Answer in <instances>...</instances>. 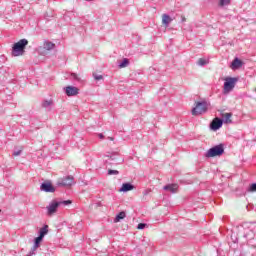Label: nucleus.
<instances>
[{"label": "nucleus", "instance_id": "nucleus-32", "mask_svg": "<svg viewBox=\"0 0 256 256\" xmlns=\"http://www.w3.org/2000/svg\"><path fill=\"white\" fill-rule=\"evenodd\" d=\"M132 43H139V36L137 35L133 36Z\"/></svg>", "mask_w": 256, "mask_h": 256}, {"label": "nucleus", "instance_id": "nucleus-29", "mask_svg": "<svg viewBox=\"0 0 256 256\" xmlns=\"http://www.w3.org/2000/svg\"><path fill=\"white\" fill-rule=\"evenodd\" d=\"M145 227H147V223H139L137 225V229H139V230H143V229H145Z\"/></svg>", "mask_w": 256, "mask_h": 256}, {"label": "nucleus", "instance_id": "nucleus-19", "mask_svg": "<svg viewBox=\"0 0 256 256\" xmlns=\"http://www.w3.org/2000/svg\"><path fill=\"white\" fill-rule=\"evenodd\" d=\"M126 217L125 212H120L114 219V223H119V221L123 220V218Z\"/></svg>", "mask_w": 256, "mask_h": 256}, {"label": "nucleus", "instance_id": "nucleus-7", "mask_svg": "<svg viewBox=\"0 0 256 256\" xmlns=\"http://www.w3.org/2000/svg\"><path fill=\"white\" fill-rule=\"evenodd\" d=\"M61 205V203H59L58 201H52L47 207V214L49 216L57 213V209H59V206Z\"/></svg>", "mask_w": 256, "mask_h": 256}, {"label": "nucleus", "instance_id": "nucleus-11", "mask_svg": "<svg viewBox=\"0 0 256 256\" xmlns=\"http://www.w3.org/2000/svg\"><path fill=\"white\" fill-rule=\"evenodd\" d=\"M240 67H243V61H241V59L238 57L234 58L231 63V69H240Z\"/></svg>", "mask_w": 256, "mask_h": 256}, {"label": "nucleus", "instance_id": "nucleus-20", "mask_svg": "<svg viewBox=\"0 0 256 256\" xmlns=\"http://www.w3.org/2000/svg\"><path fill=\"white\" fill-rule=\"evenodd\" d=\"M129 65V60L127 58H124L122 62L119 63L118 67L119 69H123Z\"/></svg>", "mask_w": 256, "mask_h": 256}, {"label": "nucleus", "instance_id": "nucleus-13", "mask_svg": "<svg viewBox=\"0 0 256 256\" xmlns=\"http://www.w3.org/2000/svg\"><path fill=\"white\" fill-rule=\"evenodd\" d=\"M173 19H171V16L169 14H163L162 16V23L165 27H169V23H171Z\"/></svg>", "mask_w": 256, "mask_h": 256}, {"label": "nucleus", "instance_id": "nucleus-35", "mask_svg": "<svg viewBox=\"0 0 256 256\" xmlns=\"http://www.w3.org/2000/svg\"><path fill=\"white\" fill-rule=\"evenodd\" d=\"M133 189H135V186L133 184H129V191H133Z\"/></svg>", "mask_w": 256, "mask_h": 256}, {"label": "nucleus", "instance_id": "nucleus-38", "mask_svg": "<svg viewBox=\"0 0 256 256\" xmlns=\"http://www.w3.org/2000/svg\"><path fill=\"white\" fill-rule=\"evenodd\" d=\"M0 213H1V209H0Z\"/></svg>", "mask_w": 256, "mask_h": 256}, {"label": "nucleus", "instance_id": "nucleus-8", "mask_svg": "<svg viewBox=\"0 0 256 256\" xmlns=\"http://www.w3.org/2000/svg\"><path fill=\"white\" fill-rule=\"evenodd\" d=\"M40 190L44 191V193H55V187L49 181L43 182L40 185Z\"/></svg>", "mask_w": 256, "mask_h": 256}, {"label": "nucleus", "instance_id": "nucleus-23", "mask_svg": "<svg viewBox=\"0 0 256 256\" xmlns=\"http://www.w3.org/2000/svg\"><path fill=\"white\" fill-rule=\"evenodd\" d=\"M41 241H43V238H41V237H36L35 239H34V247H38L39 248V246L41 245Z\"/></svg>", "mask_w": 256, "mask_h": 256}, {"label": "nucleus", "instance_id": "nucleus-37", "mask_svg": "<svg viewBox=\"0 0 256 256\" xmlns=\"http://www.w3.org/2000/svg\"><path fill=\"white\" fill-rule=\"evenodd\" d=\"M108 139H109L110 141H114V138H113V137H108Z\"/></svg>", "mask_w": 256, "mask_h": 256}, {"label": "nucleus", "instance_id": "nucleus-16", "mask_svg": "<svg viewBox=\"0 0 256 256\" xmlns=\"http://www.w3.org/2000/svg\"><path fill=\"white\" fill-rule=\"evenodd\" d=\"M47 233H49V226L48 225H44V227L40 229L38 237L43 239L45 237V235H47Z\"/></svg>", "mask_w": 256, "mask_h": 256}, {"label": "nucleus", "instance_id": "nucleus-15", "mask_svg": "<svg viewBox=\"0 0 256 256\" xmlns=\"http://www.w3.org/2000/svg\"><path fill=\"white\" fill-rule=\"evenodd\" d=\"M177 184H169L164 186V191H170V193H177Z\"/></svg>", "mask_w": 256, "mask_h": 256}, {"label": "nucleus", "instance_id": "nucleus-25", "mask_svg": "<svg viewBox=\"0 0 256 256\" xmlns=\"http://www.w3.org/2000/svg\"><path fill=\"white\" fill-rule=\"evenodd\" d=\"M230 3H231V0H220L219 5L221 7H225L227 5H230Z\"/></svg>", "mask_w": 256, "mask_h": 256}, {"label": "nucleus", "instance_id": "nucleus-24", "mask_svg": "<svg viewBox=\"0 0 256 256\" xmlns=\"http://www.w3.org/2000/svg\"><path fill=\"white\" fill-rule=\"evenodd\" d=\"M248 193H255L256 192V182L252 183L248 189H247Z\"/></svg>", "mask_w": 256, "mask_h": 256}, {"label": "nucleus", "instance_id": "nucleus-36", "mask_svg": "<svg viewBox=\"0 0 256 256\" xmlns=\"http://www.w3.org/2000/svg\"><path fill=\"white\" fill-rule=\"evenodd\" d=\"M98 137H99V139H105V135H103V134H98Z\"/></svg>", "mask_w": 256, "mask_h": 256}, {"label": "nucleus", "instance_id": "nucleus-5", "mask_svg": "<svg viewBox=\"0 0 256 256\" xmlns=\"http://www.w3.org/2000/svg\"><path fill=\"white\" fill-rule=\"evenodd\" d=\"M75 183V178L73 176H66L58 179L56 182L57 187H71Z\"/></svg>", "mask_w": 256, "mask_h": 256}, {"label": "nucleus", "instance_id": "nucleus-31", "mask_svg": "<svg viewBox=\"0 0 256 256\" xmlns=\"http://www.w3.org/2000/svg\"><path fill=\"white\" fill-rule=\"evenodd\" d=\"M108 175H119V171L117 170H108Z\"/></svg>", "mask_w": 256, "mask_h": 256}, {"label": "nucleus", "instance_id": "nucleus-26", "mask_svg": "<svg viewBox=\"0 0 256 256\" xmlns=\"http://www.w3.org/2000/svg\"><path fill=\"white\" fill-rule=\"evenodd\" d=\"M38 247L33 246L30 250V252L26 256H33L37 252Z\"/></svg>", "mask_w": 256, "mask_h": 256}, {"label": "nucleus", "instance_id": "nucleus-34", "mask_svg": "<svg viewBox=\"0 0 256 256\" xmlns=\"http://www.w3.org/2000/svg\"><path fill=\"white\" fill-rule=\"evenodd\" d=\"M19 155H21V150L13 152L14 157H19Z\"/></svg>", "mask_w": 256, "mask_h": 256}, {"label": "nucleus", "instance_id": "nucleus-6", "mask_svg": "<svg viewBox=\"0 0 256 256\" xmlns=\"http://www.w3.org/2000/svg\"><path fill=\"white\" fill-rule=\"evenodd\" d=\"M223 127V119L216 117L210 123V129L212 131H219Z\"/></svg>", "mask_w": 256, "mask_h": 256}, {"label": "nucleus", "instance_id": "nucleus-22", "mask_svg": "<svg viewBox=\"0 0 256 256\" xmlns=\"http://www.w3.org/2000/svg\"><path fill=\"white\" fill-rule=\"evenodd\" d=\"M244 237H245L246 239H253V237H255V232H253V230H250V232H246V233L244 234Z\"/></svg>", "mask_w": 256, "mask_h": 256}, {"label": "nucleus", "instance_id": "nucleus-33", "mask_svg": "<svg viewBox=\"0 0 256 256\" xmlns=\"http://www.w3.org/2000/svg\"><path fill=\"white\" fill-rule=\"evenodd\" d=\"M151 193V189H146L143 191V196L146 197V195H149Z\"/></svg>", "mask_w": 256, "mask_h": 256}, {"label": "nucleus", "instance_id": "nucleus-28", "mask_svg": "<svg viewBox=\"0 0 256 256\" xmlns=\"http://www.w3.org/2000/svg\"><path fill=\"white\" fill-rule=\"evenodd\" d=\"M58 203H60V205H71V203H73L71 200H64V201H59Z\"/></svg>", "mask_w": 256, "mask_h": 256}, {"label": "nucleus", "instance_id": "nucleus-10", "mask_svg": "<svg viewBox=\"0 0 256 256\" xmlns=\"http://www.w3.org/2000/svg\"><path fill=\"white\" fill-rule=\"evenodd\" d=\"M110 163L118 165L119 163H121V161H123V159L119 158V154L118 153H112L110 156Z\"/></svg>", "mask_w": 256, "mask_h": 256}, {"label": "nucleus", "instance_id": "nucleus-3", "mask_svg": "<svg viewBox=\"0 0 256 256\" xmlns=\"http://www.w3.org/2000/svg\"><path fill=\"white\" fill-rule=\"evenodd\" d=\"M237 81H239V79L235 77L225 78L224 89H223L224 95H227V93H231V91L235 89V84L237 83Z\"/></svg>", "mask_w": 256, "mask_h": 256}, {"label": "nucleus", "instance_id": "nucleus-4", "mask_svg": "<svg viewBox=\"0 0 256 256\" xmlns=\"http://www.w3.org/2000/svg\"><path fill=\"white\" fill-rule=\"evenodd\" d=\"M209 109L206 101L197 102L196 106L192 109V115H203Z\"/></svg>", "mask_w": 256, "mask_h": 256}, {"label": "nucleus", "instance_id": "nucleus-30", "mask_svg": "<svg viewBox=\"0 0 256 256\" xmlns=\"http://www.w3.org/2000/svg\"><path fill=\"white\" fill-rule=\"evenodd\" d=\"M71 77H72V79H74V81H81V78H79V76L75 73H72Z\"/></svg>", "mask_w": 256, "mask_h": 256}, {"label": "nucleus", "instance_id": "nucleus-2", "mask_svg": "<svg viewBox=\"0 0 256 256\" xmlns=\"http://www.w3.org/2000/svg\"><path fill=\"white\" fill-rule=\"evenodd\" d=\"M225 153V148L223 144L216 145L212 148H210L207 152L205 157H221Z\"/></svg>", "mask_w": 256, "mask_h": 256}, {"label": "nucleus", "instance_id": "nucleus-17", "mask_svg": "<svg viewBox=\"0 0 256 256\" xmlns=\"http://www.w3.org/2000/svg\"><path fill=\"white\" fill-rule=\"evenodd\" d=\"M53 105V100H44L42 102V107L44 109H51V106Z\"/></svg>", "mask_w": 256, "mask_h": 256}, {"label": "nucleus", "instance_id": "nucleus-18", "mask_svg": "<svg viewBox=\"0 0 256 256\" xmlns=\"http://www.w3.org/2000/svg\"><path fill=\"white\" fill-rule=\"evenodd\" d=\"M118 191L119 193H127L129 191V182L124 183Z\"/></svg>", "mask_w": 256, "mask_h": 256}, {"label": "nucleus", "instance_id": "nucleus-1", "mask_svg": "<svg viewBox=\"0 0 256 256\" xmlns=\"http://www.w3.org/2000/svg\"><path fill=\"white\" fill-rule=\"evenodd\" d=\"M29 45V41L27 39H21L16 42L12 47V55L13 57H21V55L25 54V47Z\"/></svg>", "mask_w": 256, "mask_h": 256}, {"label": "nucleus", "instance_id": "nucleus-14", "mask_svg": "<svg viewBox=\"0 0 256 256\" xmlns=\"http://www.w3.org/2000/svg\"><path fill=\"white\" fill-rule=\"evenodd\" d=\"M222 117H223V123H226V124L233 123V120L231 119V117H233V113L222 114Z\"/></svg>", "mask_w": 256, "mask_h": 256}, {"label": "nucleus", "instance_id": "nucleus-9", "mask_svg": "<svg viewBox=\"0 0 256 256\" xmlns=\"http://www.w3.org/2000/svg\"><path fill=\"white\" fill-rule=\"evenodd\" d=\"M65 93L68 97H75V95H79V88L75 86H67L65 88Z\"/></svg>", "mask_w": 256, "mask_h": 256}, {"label": "nucleus", "instance_id": "nucleus-27", "mask_svg": "<svg viewBox=\"0 0 256 256\" xmlns=\"http://www.w3.org/2000/svg\"><path fill=\"white\" fill-rule=\"evenodd\" d=\"M93 77H94L95 81H101L103 79V75H99L96 73H93Z\"/></svg>", "mask_w": 256, "mask_h": 256}, {"label": "nucleus", "instance_id": "nucleus-21", "mask_svg": "<svg viewBox=\"0 0 256 256\" xmlns=\"http://www.w3.org/2000/svg\"><path fill=\"white\" fill-rule=\"evenodd\" d=\"M208 63L209 61L205 58H200L197 62V65H199L200 67H205V65H207Z\"/></svg>", "mask_w": 256, "mask_h": 256}, {"label": "nucleus", "instance_id": "nucleus-12", "mask_svg": "<svg viewBox=\"0 0 256 256\" xmlns=\"http://www.w3.org/2000/svg\"><path fill=\"white\" fill-rule=\"evenodd\" d=\"M43 47L46 51H52V49H55V43L46 40L44 41Z\"/></svg>", "mask_w": 256, "mask_h": 256}]
</instances>
